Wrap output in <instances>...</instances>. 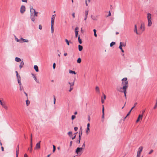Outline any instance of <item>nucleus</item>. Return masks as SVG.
Listing matches in <instances>:
<instances>
[{
  "instance_id": "nucleus-1",
  "label": "nucleus",
  "mask_w": 157,
  "mask_h": 157,
  "mask_svg": "<svg viewBox=\"0 0 157 157\" xmlns=\"http://www.w3.org/2000/svg\"><path fill=\"white\" fill-rule=\"evenodd\" d=\"M147 26L150 27L151 26L152 24V15L150 13H148L147 15Z\"/></svg>"
},
{
  "instance_id": "nucleus-2",
  "label": "nucleus",
  "mask_w": 157,
  "mask_h": 157,
  "mask_svg": "<svg viewBox=\"0 0 157 157\" xmlns=\"http://www.w3.org/2000/svg\"><path fill=\"white\" fill-rule=\"evenodd\" d=\"M122 86H123L122 89H127L128 87V82L127 78H124L122 79Z\"/></svg>"
},
{
  "instance_id": "nucleus-3",
  "label": "nucleus",
  "mask_w": 157,
  "mask_h": 157,
  "mask_svg": "<svg viewBox=\"0 0 157 157\" xmlns=\"http://www.w3.org/2000/svg\"><path fill=\"white\" fill-rule=\"evenodd\" d=\"M56 16V14L53 15L51 17V32L52 33H53L54 31V27L53 26L54 24V20L55 17V16Z\"/></svg>"
},
{
  "instance_id": "nucleus-4",
  "label": "nucleus",
  "mask_w": 157,
  "mask_h": 157,
  "mask_svg": "<svg viewBox=\"0 0 157 157\" xmlns=\"http://www.w3.org/2000/svg\"><path fill=\"white\" fill-rule=\"evenodd\" d=\"M30 11L31 12V15L32 16L34 15L36 17L37 16V13L36 12L35 10L33 7L30 8Z\"/></svg>"
},
{
  "instance_id": "nucleus-5",
  "label": "nucleus",
  "mask_w": 157,
  "mask_h": 157,
  "mask_svg": "<svg viewBox=\"0 0 157 157\" xmlns=\"http://www.w3.org/2000/svg\"><path fill=\"white\" fill-rule=\"evenodd\" d=\"M83 150L82 147H77L76 149L75 152L76 154L81 155L82 154V151Z\"/></svg>"
},
{
  "instance_id": "nucleus-6",
  "label": "nucleus",
  "mask_w": 157,
  "mask_h": 157,
  "mask_svg": "<svg viewBox=\"0 0 157 157\" xmlns=\"http://www.w3.org/2000/svg\"><path fill=\"white\" fill-rule=\"evenodd\" d=\"M145 29V27L144 24V23L141 24L139 29L140 33H142L144 31Z\"/></svg>"
},
{
  "instance_id": "nucleus-7",
  "label": "nucleus",
  "mask_w": 157,
  "mask_h": 157,
  "mask_svg": "<svg viewBox=\"0 0 157 157\" xmlns=\"http://www.w3.org/2000/svg\"><path fill=\"white\" fill-rule=\"evenodd\" d=\"M143 149V147L142 146H140L139 147L138 149L137 152V157H140V154Z\"/></svg>"
},
{
  "instance_id": "nucleus-8",
  "label": "nucleus",
  "mask_w": 157,
  "mask_h": 157,
  "mask_svg": "<svg viewBox=\"0 0 157 157\" xmlns=\"http://www.w3.org/2000/svg\"><path fill=\"white\" fill-rule=\"evenodd\" d=\"M40 142L41 141H40L39 142L36 144L34 150H39L40 149Z\"/></svg>"
},
{
  "instance_id": "nucleus-9",
  "label": "nucleus",
  "mask_w": 157,
  "mask_h": 157,
  "mask_svg": "<svg viewBox=\"0 0 157 157\" xmlns=\"http://www.w3.org/2000/svg\"><path fill=\"white\" fill-rule=\"evenodd\" d=\"M78 29L79 28L78 26H76L75 29V37L76 38L78 36Z\"/></svg>"
},
{
  "instance_id": "nucleus-10",
  "label": "nucleus",
  "mask_w": 157,
  "mask_h": 157,
  "mask_svg": "<svg viewBox=\"0 0 157 157\" xmlns=\"http://www.w3.org/2000/svg\"><path fill=\"white\" fill-rule=\"evenodd\" d=\"M20 11L21 13H23L25 11V6L23 5L21 6Z\"/></svg>"
},
{
  "instance_id": "nucleus-11",
  "label": "nucleus",
  "mask_w": 157,
  "mask_h": 157,
  "mask_svg": "<svg viewBox=\"0 0 157 157\" xmlns=\"http://www.w3.org/2000/svg\"><path fill=\"white\" fill-rule=\"evenodd\" d=\"M30 148H29V151L30 152H31L32 151V146H33V143H32V134L31 135V140H30Z\"/></svg>"
},
{
  "instance_id": "nucleus-12",
  "label": "nucleus",
  "mask_w": 157,
  "mask_h": 157,
  "mask_svg": "<svg viewBox=\"0 0 157 157\" xmlns=\"http://www.w3.org/2000/svg\"><path fill=\"white\" fill-rule=\"evenodd\" d=\"M134 33H136L137 35L139 34H140V32H138L137 31V26L136 25H134Z\"/></svg>"
},
{
  "instance_id": "nucleus-13",
  "label": "nucleus",
  "mask_w": 157,
  "mask_h": 157,
  "mask_svg": "<svg viewBox=\"0 0 157 157\" xmlns=\"http://www.w3.org/2000/svg\"><path fill=\"white\" fill-rule=\"evenodd\" d=\"M122 88L121 87L120 88V89H117V90L120 91L121 92H123L124 93V96L125 97V99H126V90L127 89L123 90V91L122 90Z\"/></svg>"
},
{
  "instance_id": "nucleus-14",
  "label": "nucleus",
  "mask_w": 157,
  "mask_h": 157,
  "mask_svg": "<svg viewBox=\"0 0 157 157\" xmlns=\"http://www.w3.org/2000/svg\"><path fill=\"white\" fill-rule=\"evenodd\" d=\"M29 40L27 39H25L21 37L20 39V43L28 42Z\"/></svg>"
},
{
  "instance_id": "nucleus-15",
  "label": "nucleus",
  "mask_w": 157,
  "mask_h": 157,
  "mask_svg": "<svg viewBox=\"0 0 157 157\" xmlns=\"http://www.w3.org/2000/svg\"><path fill=\"white\" fill-rule=\"evenodd\" d=\"M143 117H142V115H141L140 114H139V115L138 118L136 121V123H137L140 121H141Z\"/></svg>"
},
{
  "instance_id": "nucleus-16",
  "label": "nucleus",
  "mask_w": 157,
  "mask_h": 157,
  "mask_svg": "<svg viewBox=\"0 0 157 157\" xmlns=\"http://www.w3.org/2000/svg\"><path fill=\"white\" fill-rule=\"evenodd\" d=\"M137 103L136 102L134 104V106L131 108V110H130V111H129V113L127 114V116H128V115H129V114H130V113H131L132 110L135 107V106L137 105Z\"/></svg>"
},
{
  "instance_id": "nucleus-17",
  "label": "nucleus",
  "mask_w": 157,
  "mask_h": 157,
  "mask_svg": "<svg viewBox=\"0 0 157 157\" xmlns=\"http://www.w3.org/2000/svg\"><path fill=\"white\" fill-rule=\"evenodd\" d=\"M19 146H18V145L16 148V157H18V154H19Z\"/></svg>"
},
{
  "instance_id": "nucleus-18",
  "label": "nucleus",
  "mask_w": 157,
  "mask_h": 157,
  "mask_svg": "<svg viewBox=\"0 0 157 157\" xmlns=\"http://www.w3.org/2000/svg\"><path fill=\"white\" fill-rule=\"evenodd\" d=\"M95 90L97 93H100V91L99 88L98 86H96Z\"/></svg>"
},
{
  "instance_id": "nucleus-19",
  "label": "nucleus",
  "mask_w": 157,
  "mask_h": 157,
  "mask_svg": "<svg viewBox=\"0 0 157 157\" xmlns=\"http://www.w3.org/2000/svg\"><path fill=\"white\" fill-rule=\"evenodd\" d=\"M15 60L17 62H20L21 61V59L20 58L16 57L15 58Z\"/></svg>"
},
{
  "instance_id": "nucleus-20",
  "label": "nucleus",
  "mask_w": 157,
  "mask_h": 157,
  "mask_svg": "<svg viewBox=\"0 0 157 157\" xmlns=\"http://www.w3.org/2000/svg\"><path fill=\"white\" fill-rule=\"evenodd\" d=\"M126 45V44L123 42H121L120 43V46L121 47H125Z\"/></svg>"
},
{
  "instance_id": "nucleus-21",
  "label": "nucleus",
  "mask_w": 157,
  "mask_h": 157,
  "mask_svg": "<svg viewBox=\"0 0 157 157\" xmlns=\"http://www.w3.org/2000/svg\"><path fill=\"white\" fill-rule=\"evenodd\" d=\"M34 69H35L36 71L38 72L39 71L38 67L37 65H34Z\"/></svg>"
},
{
  "instance_id": "nucleus-22",
  "label": "nucleus",
  "mask_w": 157,
  "mask_h": 157,
  "mask_svg": "<svg viewBox=\"0 0 157 157\" xmlns=\"http://www.w3.org/2000/svg\"><path fill=\"white\" fill-rule=\"evenodd\" d=\"M74 82L75 81H74L71 82H68V84H69L70 85V87H72L74 85Z\"/></svg>"
},
{
  "instance_id": "nucleus-23",
  "label": "nucleus",
  "mask_w": 157,
  "mask_h": 157,
  "mask_svg": "<svg viewBox=\"0 0 157 157\" xmlns=\"http://www.w3.org/2000/svg\"><path fill=\"white\" fill-rule=\"evenodd\" d=\"M69 73L70 74H72L75 75L76 74V73L75 72V71H72L71 70H69Z\"/></svg>"
},
{
  "instance_id": "nucleus-24",
  "label": "nucleus",
  "mask_w": 157,
  "mask_h": 157,
  "mask_svg": "<svg viewBox=\"0 0 157 157\" xmlns=\"http://www.w3.org/2000/svg\"><path fill=\"white\" fill-rule=\"evenodd\" d=\"M3 107L5 109L7 110L8 109V107L6 105V104L4 103L2 105Z\"/></svg>"
},
{
  "instance_id": "nucleus-25",
  "label": "nucleus",
  "mask_w": 157,
  "mask_h": 157,
  "mask_svg": "<svg viewBox=\"0 0 157 157\" xmlns=\"http://www.w3.org/2000/svg\"><path fill=\"white\" fill-rule=\"evenodd\" d=\"M35 17L36 16L34 15H33V16L31 15V19L32 21L33 22L35 21Z\"/></svg>"
},
{
  "instance_id": "nucleus-26",
  "label": "nucleus",
  "mask_w": 157,
  "mask_h": 157,
  "mask_svg": "<svg viewBox=\"0 0 157 157\" xmlns=\"http://www.w3.org/2000/svg\"><path fill=\"white\" fill-rule=\"evenodd\" d=\"M78 50L80 51H81L83 49V47L82 46L79 45L78 46Z\"/></svg>"
},
{
  "instance_id": "nucleus-27",
  "label": "nucleus",
  "mask_w": 157,
  "mask_h": 157,
  "mask_svg": "<svg viewBox=\"0 0 157 157\" xmlns=\"http://www.w3.org/2000/svg\"><path fill=\"white\" fill-rule=\"evenodd\" d=\"M24 64V63L23 61H22L20 63V64L19 65V67L20 69L22 68Z\"/></svg>"
},
{
  "instance_id": "nucleus-28",
  "label": "nucleus",
  "mask_w": 157,
  "mask_h": 157,
  "mask_svg": "<svg viewBox=\"0 0 157 157\" xmlns=\"http://www.w3.org/2000/svg\"><path fill=\"white\" fill-rule=\"evenodd\" d=\"M82 130L81 131H80L79 132V139H81V138L82 136Z\"/></svg>"
},
{
  "instance_id": "nucleus-29",
  "label": "nucleus",
  "mask_w": 157,
  "mask_h": 157,
  "mask_svg": "<svg viewBox=\"0 0 157 157\" xmlns=\"http://www.w3.org/2000/svg\"><path fill=\"white\" fill-rule=\"evenodd\" d=\"M91 0H86L85 2H86V6H87L89 4V3L90 2Z\"/></svg>"
},
{
  "instance_id": "nucleus-30",
  "label": "nucleus",
  "mask_w": 157,
  "mask_h": 157,
  "mask_svg": "<svg viewBox=\"0 0 157 157\" xmlns=\"http://www.w3.org/2000/svg\"><path fill=\"white\" fill-rule=\"evenodd\" d=\"M90 128H87L86 130V134L87 135L89 133V132L90 131Z\"/></svg>"
},
{
  "instance_id": "nucleus-31",
  "label": "nucleus",
  "mask_w": 157,
  "mask_h": 157,
  "mask_svg": "<svg viewBox=\"0 0 157 157\" xmlns=\"http://www.w3.org/2000/svg\"><path fill=\"white\" fill-rule=\"evenodd\" d=\"M78 41L79 43L80 44H81L82 43V41L81 39L80 38L79 35L78 36Z\"/></svg>"
},
{
  "instance_id": "nucleus-32",
  "label": "nucleus",
  "mask_w": 157,
  "mask_h": 157,
  "mask_svg": "<svg viewBox=\"0 0 157 157\" xmlns=\"http://www.w3.org/2000/svg\"><path fill=\"white\" fill-rule=\"evenodd\" d=\"M93 31L94 32V36L95 37H97V34L96 33V30L95 29H94L93 30Z\"/></svg>"
},
{
  "instance_id": "nucleus-33",
  "label": "nucleus",
  "mask_w": 157,
  "mask_h": 157,
  "mask_svg": "<svg viewBox=\"0 0 157 157\" xmlns=\"http://www.w3.org/2000/svg\"><path fill=\"white\" fill-rule=\"evenodd\" d=\"M81 62V59L80 58H79L77 60V62L78 63H80Z\"/></svg>"
},
{
  "instance_id": "nucleus-34",
  "label": "nucleus",
  "mask_w": 157,
  "mask_h": 157,
  "mask_svg": "<svg viewBox=\"0 0 157 157\" xmlns=\"http://www.w3.org/2000/svg\"><path fill=\"white\" fill-rule=\"evenodd\" d=\"M14 37L15 40L17 42H20V39H18L16 36H15Z\"/></svg>"
},
{
  "instance_id": "nucleus-35",
  "label": "nucleus",
  "mask_w": 157,
  "mask_h": 157,
  "mask_svg": "<svg viewBox=\"0 0 157 157\" xmlns=\"http://www.w3.org/2000/svg\"><path fill=\"white\" fill-rule=\"evenodd\" d=\"M33 77L35 80L37 82H38L37 81V79L36 78V77L34 75H33Z\"/></svg>"
},
{
  "instance_id": "nucleus-36",
  "label": "nucleus",
  "mask_w": 157,
  "mask_h": 157,
  "mask_svg": "<svg viewBox=\"0 0 157 157\" xmlns=\"http://www.w3.org/2000/svg\"><path fill=\"white\" fill-rule=\"evenodd\" d=\"M21 79H18L17 80L18 82V83H19V84L20 85V88H21Z\"/></svg>"
},
{
  "instance_id": "nucleus-37",
  "label": "nucleus",
  "mask_w": 157,
  "mask_h": 157,
  "mask_svg": "<svg viewBox=\"0 0 157 157\" xmlns=\"http://www.w3.org/2000/svg\"><path fill=\"white\" fill-rule=\"evenodd\" d=\"M115 44V43L114 42H112L110 44V46L112 47Z\"/></svg>"
},
{
  "instance_id": "nucleus-38",
  "label": "nucleus",
  "mask_w": 157,
  "mask_h": 157,
  "mask_svg": "<svg viewBox=\"0 0 157 157\" xmlns=\"http://www.w3.org/2000/svg\"><path fill=\"white\" fill-rule=\"evenodd\" d=\"M145 109H143L141 111V115H142V117H143V115L144 114L145 112Z\"/></svg>"
},
{
  "instance_id": "nucleus-39",
  "label": "nucleus",
  "mask_w": 157,
  "mask_h": 157,
  "mask_svg": "<svg viewBox=\"0 0 157 157\" xmlns=\"http://www.w3.org/2000/svg\"><path fill=\"white\" fill-rule=\"evenodd\" d=\"M119 48L121 49V52H124V51L122 49V47H121V46H119Z\"/></svg>"
},
{
  "instance_id": "nucleus-40",
  "label": "nucleus",
  "mask_w": 157,
  "mask_h": 157,
  "mask_svg": "<svg viewBox=\"0 0 157 157\" xmlns=\"http://www.w3.org/2000/svg\"><path fill=\"white\" fill-rule=\"evenodd\" d=\"M88 13V11L86 10L85 12V16H87Z\"/></svg>"
},
{
  "instance_id": "nucleus-41",
  "label": "nucleus",
  "mask_w": 157,
  "mask_h": 157,
  "mask_svg": "<svg viewBox=\"0 0 157 157\" xmlns=\"http://www.w3.org/2000/svg\"><path fill=\"white\" fill-rule=\"evenodd\" d=\"M65 40V41L66 42L67 44L68 45H69V41H68V40L67 39H66Z\"/></svg>"
},
{
  "instance_id": "nucleus-42",
  "label": "nucleus",
  "mask_w": 157,
  "mask_h": 157,
  "mask_svg": "<svg viewBox=\"0 0 157 157\" xmlns=\"http://www.w3.org/2000/svg\"><path fill=\"white\" fill-rule=\"evenodd\" d=\"M53 152H54L55 151V150H56V147L55 145H53Z\"/></svg>"
},
{
  "instance_id": "nucleus-43",
  "label": "nucleus",
  "mask_w": 157,
  "mask_h": 157,
  "mask_svg": "<svg viewBox=\"0 0 157 157\" xmlns=\"http://www.w3.org/2000/svg\"><path fill=\"white\" fill-rule=\"evenodd\" d=\"M104 105H103V108H102V113H103V116H102L103 117H104Z\"/></svg>"
},
{
  "instance_id": "nucleus-44",
  "label": "nucleus",
  "mask_w": 157,
  "mask_h": 157,
  "mask_svg": "<svg viewBox=\"0 0 157 157\" xmlns=\"http://www.w3.org/2000/svg\"><path fill=\"white\" fill-rule=\"evenodd\" d=\"M30 103V101L28 100H27L26 101V104L27 105H28Z\"/></svg>"
},
{
  "instance_id": "nucleus-45",
  "label": "nucleus",
  "mask_w": 157,
  "mask_h": 157,
  "mask_svg": "<svg viewBox=\"0 0 157 157\" xmlns=\"http://www.w3.org/2000/svg\"><path fill=\"white\" fill-rule=\"evenodd\" d=\"M103 99H104L105 100V99L106 98V96L104 94H103Z\"/></svg>"
},
{
  "instance_id": "nucleus-46",
  "label": "nucleus",
  "mask_w": 157,
  "mask_h": 157,
  "mask_svg": "<svg viewBox=\"0 0 157 157\" xmlns=\"http://www.w3.org/2000/svg\"><path fill=\"white\" fill-rule=\"evenodd\" d=\"M75 118V115H72L71 116V119L72 120H74Z\"/></svg>"
},
{
  "instance_id": "nucleus-47",
  "label": "nucleus",
  "mask_w": 157,
  "mask_h": 157,
  "mask_svg": "<svg viewBox=\"0 0 157 157\" xmlns=\"http://www.w3.org/2000/svg\"><path fill=\"white\" fill-rule=\"evenodd\" d=\"M17 80L20 79H21V77L20 75H16Z\"/></svg>"
},
{
  "instance_id": "nucleus-48",
  "label": "nucleus",
  "mask_w": 157,
  "mask_h": 157,
  "mask_svg": "<svg viewBox=\"0 0 157 157\" xmlns=\"http://www.w3.org/2000/svg\"><path fill=\"white\" fill-rule=\"evenodd\" d=\"M157 107V100H156V103L155 104V106L154 107V109H155Z\"/></svg>"
},
{
  "instance_id": "nucleus-49",
  "label": "nucleus",
  "mask_w": 157,
  "mask_h": 157,
  "mask_svg": "<svg viewBox=\"0 0 157 157\" xmlns=\"http://www.w3.org/2000/svg\"><path fill=\"white\" fill-rule=\"evenodd\" d=\"M153 151V150L152 149H151L150 150V152H149L148 154H151L152 153Z\"/></svg>"
},
{
  "instance_id": "nucleus-50",
  "label": "nucleus",
  "mask_w": 157,
  "mask_h": 157,
  "mask_svg": "<svg viewBox=\"0 0 157 157\" xmlns=\"http://www.w3.org/2000/svg\"><path fill=\"white\" fill-rule=\"evenodd\" d=\"M105 100L103 99L102 97H101V102L102 103H103L104 102Z\"/></svg>"
},
{
  "instance_id": "nucleus-51",
  "label": "nucleus",
  "mask_w": 157,
  "mask_h": 157,
  "mask_svg": "<svg viewBox=\"0 0 157 157\" xmlns=\"http://www.w3.org/2000/svg\"><path fill=\"white\" fill-rule=\"evenodd\" d=\"M21 1L27 3V0H21Z\"/></svg>"
},
{
  "instance_id": "nucleus-52",
  "label": "nucleus",
  "mask_w": 157,
  "mask_h": 157,
  "mask_svg": "<svg viewBox=\"0 0 157 157\" xmlns=\"http://www.w3.org/2000/svg\"><path fill=\"white\" fill-rule=\"evenodd\" d=\"M68 134L69 136L71 135H72V132H69Z\"/></svg>"
},
{
  "instance_id": "nucleus-53",
  "label": "nucleus",
  "mask_w": 157,
  "mask_h": 157,
  "mask_svg": "<svg viewBox=\"0 0 157 157\" xmlns=\"http://www.w3.org/2000/svg\"><path fill=\"white\" fill-rule=\"evenodd\" d=\"M55 67H56V64L55 63H54L53 65V68L54 69L55 68Z\"/></svg>"
},
{
  "instance_id": "nucleus-54",
  "label": "nucleus",
  "mask_w": 157,
  "mask_h": 157,
  "mask_svg": "<svg viewBox=\"0 0 157 157\" xmlns=\"http://www.w3.org/2000/svg\"><path fill=\"white\" fill-rule=\"evenodd\" d=\"M72 16H73V17L74 18L75 17V13H73L72 14Z\"/></svg>"
},
{
  "instance_id": "nucleus-55",
  "label": "nucleus",
  "mask_w": 157,
  "mask_h": 157,
  "mask_svg": "<svg viewBox=\"0 0 157 157\" xmlns=\"http://www.w3.org/2000/svg\"><path fill=\"white\" fill-rule=\"evenodd\" d=\"M73 88L72 87H70V89L69 90V92H71V90H72L73 89Z\"/></svg>"
},
{
  "instance_id": "nucleus-56",
  "label": "nucleus",
  "mask_w": 157,
  "mask_h": 157,
  "mask_svg": "<svg viewBox=\"0 0 157 157\" xmlns=\"http://www.w3.org/2000/svg\"><path fill=\"white\" fill-rule=\"evenodd\" d=\"M78 128L77 127H75L74 128V130L75 131H77L78 130Z\"/></svg>"
},
{
  "instance_id": "nucleus-57",
  "label": "nucleus",
  "mask_w": 157,
  "mask_h": 157,
  "mask_svg": "<svg viewBox=\"0 0 157 157\" xmlns=\"http://www.w3.org/2000/svg\"><path fill=\"white\" fill-rule=\"evenodd\" d=\"M111 15V13H110V12L109 11V14L107 16V17L110 16Z\"/></svg>"
},
{
  "instance_id": "nucleus-58",
  "label": "nucleus",
  "mask_w": 157,
  "mask_h": 157,
  "mask_svg": "<svg viewBox=\"0 0 157 157\" xmlns=\"http://www.w3.org/2000/svg\"><path fill=\"white\" fill-rule=\"evenodd\" d=\"M42 26H41V25H39V29L41 30L42 29Z\"/></svg>"
},
{
  "instance_id": "nucleus-59",
  "label": "nucleus",
  "mask_w": 157,
  "mask_h": 157,
  "mask_svg": "<svg viewBox=\"0 0 157 157\" xmlns=\"http://www.w3.org/2000/svg\"><path fill=\"white\" fill-rule=\"evenodd\" d=\"M85 147V143H84L82 145V147L84 148Z\"/></svg>"
},
{
  "instance_id": "nucleus-60",
  "label": "nucleus",
  "mask_w": 157,
  "mask_h": 157,
  "mask_svg": "<svg viewBox=\"0 0 157 157\" xmlns=\"http://www.w3.org/2000/svg\"><path fill=\"white\" fill-rule=\"evenodd\" d=\"M90 124L88 123L87 124V128H90Z\"/></svg>"
},
{
  "instance_id": "nucleus-61",
  "label": "nucleus",
  "mask_w": 157,
  "mask_h": 157,
  "mask_svg": "<svg viewBox=\"0 0 157 157\" xmlns=\"http://www.w3.org/2000/svg\"><path fill=\"white\" fill-rule=\"evenodd\" d=\"M72 141H71L70 142V146H71L72 145Z\"/></svg>"
},
{
  "instance_id": "nucleus-62",
  "label": "nucleus",
  "mask_w": 157,
  "mask_h": 157,
  "mask_svg": "<svg viewBox=\"0 0 157 157\" xmlns=\"http://www.w3.org/2000/svg\"><path fill=\"white\" fill-rule=\"evenodd\" d=\"M4 103H2L1 101L0 100V104L2 105Z\"/></svg>"
},
{
  "instance_id": "nucleus-63",
  "label": "nucleus",
  "mask_w": 157,
  "mask_h": 157,
  "mask_svg": "<svg viewBox=\"0 0 157 157\" xmlns=\"http://www.w3.org/2000/svg\"><path fill=\"white\" fill-rule=\"evenodd\" d=\"M55 102H56V98L54 97V104H55Z\"/></svg>"
},
{
  "instance_id": "nucleus-64",
  "label": "nucleus",
  "mask_w": 157,
  "mask_h": 157,
  "mask_svg": "<svg viewBox=\"0 0 157 157\" xmlns=\"http://www.w3.org/2000/svg\"><path fill=\"white\" fill-rule=\"evenodd\" d=\"M24 157H28V156L27 155L25 154L24 155Z\"/></svg>"
}]
</instances>
